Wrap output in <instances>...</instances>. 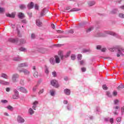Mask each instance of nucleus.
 I'll return each mask as SVG.
<instances>
[{"label":"nucleus","instance_id":"f257e3e1","mask_svg":"<svg viewBox=\"0 0 124 124\" xmlns=\"http://www.w3.org/2000/svg\"><path fill=\"white\" fill-rule=\"evenodd\" d=\"M106 34H109L110 35H112L117 38L119 37V35L118 34L115 33V32H113V31H109V30H108V31H105L104 34H103V33H101L100 31H95V35L96 37H101V36L104 37L106 36Z\"/></svg>","mask_w":124,"mask_h":124},{"label":"nucleus","instance_id":"f03ea898","mask_svg":"<svg viewBox=\"0 0 124 124\" xmlns=\"http://www.w3.org/2000/svg\"><path fill=\"white\" fill-rule=\"evenodd\" d=\"M110 51H118V53L117 56L119 57L120 55H124V48L121 46H113V47H110L109 48Z\"/></svg>","mask_w":124,"mask_h":124},{"label":"nucleus","instance_id":"7ed1b4c3","mask_svg":"<svg viewBox=\"0 0 124 124\" xmlns=\"http://www.w3.org/2000/svg\"><path fill=\"white\" fill-rule=\"evenodd\" d=\"M9 41L12 42V43H18L19 45H24V44H26V40L24 39H21L19 40L18 38H10L9 39Z\"/></svg>","mask_w":124,"mask_h":124},{"label":"nucleus","instance_id":"20e7f679","mask_svg":"<svg viewBox=\"0 0 124 124\" xmlns=\"http://www.w3.org/2000/svg\"><path fill=\"white\" fill-rule=\"evenodd\" d=\"M51 85L56 88H58L60 86L58 81L56 79H53L51 81Z\"/></svg>","mask_w":124,"mask_h":124},{"label":"nucleus","instance_id":"39448f33","mask_svg":"<svg viewBox=\"0 0 124 124\" xmlns=\"http://www.w3.org/2000/svg\"><path fill=\"white\" fill-rule=\"evenodd\" d=\"M14 94L13 96V98L14 99H18L19 95V92L17 91L16 89H15L14 90Z\"/></svg>","mask_w":124,"mask_h":124},{"label":"nucleus","instance_id":"423d86ee","mask_svg":"<svg viewBox=\"0 0 124 124\" xmlns=\"http://www.w3.org/2000/svg\"><path fill=\"white\" fill-rule=\"evenodd\" d=\"M19 77V76L18 75V74H14L13 75L12 79L13 82H17L18 81L17 78H18Z\"/></svg>","mask_w":124,"mask_h":124},{"label":"nucleus","instance_id":"0eeeda50","mask_svg":"<svg viewBox=\"0 0 124 124\" xmlns=\"http://www.w3.org/2000/svg\"><path fill=\"white\" fill-rule=\"evenodd\" d=\"M17 89L22 93H28V90L25 87H17Z\"/></svg>","mask_w":124,"mask_h":124},{"label":"nucleus","instance_id":"6e6552de","mask_svg":"<svg viewBox=\"0 0 124 124\" xmlns=\"http://www.w3.org/2000/svg\"><path fill=\"white\" fill-rule=\"evenodd\" d=\"M47 12H48V10L47 8H44L43 9V10H42L40 17H43V16H45Z\"/></svg>","mask_w":124,"mask_h":124},{"label":"nucleus","instance_id":"1a4fd4ad","mask_svg":"<svg viewBox=\"0 0 124 124\" xmlns=\"http://www.w3.org/2000/svg\"><path fill=\"white\" fill-rule=\"evenodd\" d=\"M20 73H24V75H29L30 72H29L28 70H26L25 69H21L19 70Z\"/></svg>","mask_w":124,"mask_h":124},{"label":"nucleus","instance_id":"9d476101","mask_svg":"<svg viewBox=\"0 0 124 124\" xmlns=\"http://www.w3.org/2000/svg\"><path fill=\"white\" fill-rule=\"evenodd\" d=\"M39 102L38 101H35L33 102V105L32 106V108L34 109V110H36V108Z\"/></svg>","mask_w":124,"mask_h":124},{"label":"nucleus","instance_id":"9b49d317","mask_svg":"<svg viewBox=\"0 0 124 124\" xmlns=\"http://www.w3.org/2000/svg\"><path fill=\"white\" fill-rule=\"evenodd\" d=\"M55 63H56L57 64H59V63H60L61 62V59L59 57V56H58V55H55Z\"/></svg>","mask_w":124,"mask_h":124},{"label":"nucleus","instance_id":"f8f14e48","mask_svg":"<svg viewBox=\"0 0 124 124\" xmlns=\"http://www.w3.org/2000/svg\"><path fill=\"white\" fill-rule=\"evenodd\" d=\"M17 121L18 123H24L25 119L21 117V116H18L17 117Z\"/></svg>","mask_w":124,"mask_h":124},{"label":"nucleus","instance_id":"ddd939ff","mask_svg":"<svg viewBox=\"0 0 124 124\" xmlns=\"http://www.w3.org/2000/svg\"><path fill=\"white\" fill-rule=\"evenodd\" d=\"M38 51L41 52L42 53H45L46 50V48H44L43 47H40L37 49Z\"/></svg>","mask_w":124,"mask_h":124},{"label":"nucleus","instance_id":"4468645a","mask_svg":"<svg viewBox=\"0 0 124 124\" xmlns=\"http://www.w3.org/2000/svg\"><path fill=\"white\" fill-rule=\"evenodd\" d=\"M18 17L19 19H24V18H25V14L22 12H19L18 14Z\"/></svg>","mask_w":124,"mask_h":124},{"label":"nucleus","instance_id":"2eb2a0df","mask_svg":"<svg viewBox=\"0 0 124 124\" xmlns=\"http://www.w3.org/2000/svg\"><path fill=\"white\" fill-rule=\"evenodd\" d=\"M113 108L115 109V111H114V112H113L114 115H118L119 113H118V112H117V110L118 109L120 110V106H114L113 107Z\"/></svg>","mask_w":124,"mask_h":124},{"label":"nucleus","instance_id":"dca6fc26","mask_svg":"<svg viewBox=\"0 0 124 124\" xmlns=\"http://www.w3.org/2000/svg\"><path fill=\"white\" fill-rule=\"evenodd\" d=\"M58 55L60 56V58H61V59L62 60H63L64 58V56L63 54V51H62V50H60L58 52Z\"/></svg>","mask_w":124,"mask_h":124},{"label":"nucleus","instance_id":"f3484780","mask_svg":"<svg viewBox=\"0 0 124 124\" xmlns=\"http://www.w3.org/2000/svg\"><path fill=\"white\" fill-rule=\"evenodd\" d=\"M71 93V90H70V89H66L64 90V93L66 94V95H70Z\"/></svg>","mask_w":124,"mask_h":124},{"label":"nucleus","instance_id":"a211bd4d","mask_svg":"<svg viewBox=\"0 0 124 124\" xmlns=\"http://www.w3.org/2000/svg\"><path fill=\"white\" fill-rule=\"evenodd\" d=\"M34 4L33 2H31L30 3H29L27 5L28 9H32L33 8Z\"/></svg>","mask_w":124,"mask_h":124},{"label":"nucleus","instance_id":"6ab92c4d","mask_svg":"<svg viewBox=\"0 0 124 124\" xmlns=\"http://www.w3.org/2000/svg\"><path fill=\"white\" fill-rule=\"evenodd\" d=\"M29 66V64L28 63H20L18 64V67H28Z\"/></svg>","mask_w":124,"mask_h":124},{"label":"nucleus","instance_id":"aec40b11","mask_svg":"<svg viewBox=\"0 0 124 124\" xmlns=\"http://www.w3.org/2000/svg\"><path fill=\"white\" fill-rule=\"evenodd\" d=\"M7 17H9L10 18H15L16 16V13H12V14H6Z\"/></svg>","mask_w":124,"mask_h":124},{"label":"nucleus","instance_id":"412c9836","mask_svg":"<svg viewBox=\"0 0 124 124\" xmlns=\"http://www.w3.org/2000/svg\"><path fill=\"white\" fill-rule=\"evenodd\" d=\"M36 25L37 27H42V23L41 22L40 20H36Z\"/></svg>","mask_w":124,"mask_h":124},{"label":"nucleus","instance_id":"4be33fe9","mask_svg":"<svg viewBox=\"0 0 124 124\" xmlns=\"http://www.w3.org/2000/svg\"><path fill=\"white\" fill-rule=\"evenodd\" d=\"M0 84H3V85H9L10 83L8 81H5L4 80H0Z\"/></svg>","mask_w":124,"mask_h":124},{"label":"nucleus","instance_id":"5701e85b","mask_svg":"<svg viewBox=\"0 0 124 124\" xmlns=\"http://www.w3.org/2000/svg\"><path fill=\"white\" fill-rule=\"evenodd\" d=\"M14 60L15 61H20L21 60H22V58L19 56H16L14 58Z\"/></svg>","mask_w":124,"mask_h":124},{"label":"nucleus","instance_id":"b1692460","mask_svg":"<svg viewBox=\"0 0 124 124\" xmlns=\"http://www.w3.org/2000/svg\"><path fill=\"white\" fill-rule=\"evenodd\" d=\"M95 1L94 0H91V1L88 2V4L90 6H93L95 4Z\"/></svg>","mask_w":124,"mask_h":124},{"label":"nucleus","instance_id":"393cba45","mask_svg":"<svg viewBox=\"0 0 124 124\" xmlns=\"http://www.w3.org/2000/svg\"><path fill=\"white\" fill-rule=\"evenodd\" d=\"M50 62L51 63V64H52V65H55V59L53 57H51L50 59Z\"/></svg>","mask_w":124,"mask_h":124},{"label":"nucleus","instance_id":"a878e982","mask_svg":"<svg viewBox=\"0 0 124 124\" xmlns=\"http://www.w3.org/2000/svg\"><path fill=\"white\" fill-rule=\"evenodd\" d=\"M93 26H91V27H89V28H88V29H86V32L89 33L91 32L92 31H93Z\"/></svg>","mask_w":124,"mask_h":124},{"label":"nucleus","instance_id":"bb28decb","mask_svg":"<svg viewBox=\"0 0 124 124\" xmlns=\"http://www.w3.org/2000/svg\"><path fill=\"white\" fill-rule=\"evenodd\" d=\"M29 113L30 114V115H32L33 114H34V110L32 108H30L29 109Z\"/></svg>","mask_w":124,"mask_h":124},{"label":"nucleus","instance_id":"cd10ccee","mask_svg":"<svg viewBox=\"0 0 124 124\" xmlns=\"http://www.w3.org/2000/svg\"><path fill=\"white\" fill-rule=\"evenodd\" d=\"M118 17L121 19H124V13H119Z\"/></svg>","mask_w":124,"mask_h":124},{"label":"nucleus","instance_id":"c85d7f7f","mask_svg":"<svg viewBox=\"0 0 124 124\" xmlns=\"http://www.w3.org/2000/svg\"><path fill=\"white\" fill-rule=\"evenodd\" d=\"M19 7L20 9H25V8H27V6L25 5V4H20Z\"/></svg>","mask_w":124,"mask_h":124},{"label":"nucleus","instance_id":"c756f323","mask_svg":"<svg viewBox=\"0 0 124 124\" xmlns=\"http://www.w3.org/2000/svg\"><path fill=\"white\" fill-rule=\"evenodd\" d=\"M1 77V78H6L7 79L8 78V76L5 74H2Z\"/></svg>","mask_w":124,"mask_h":124},{"label":"nucleus","instance_id":"7c9ffc66","mask_svg":"<svg viewBox=\"0 0 124 124\" xmlns=\"http://www.w3.org/2000/svg\"><path fill=\"white\" fill-rule=\"evenodd\" d=\"M19 50L21 51H27V48L25 47H23V46H21L19 48Z\"/></svg>","mask_w":124,"mask_h":124},{"label":"nucleus","instance_id":"2f4dec72","mask_svg":"<svg viewBox=\"0 0 124 124\" xmlns=\"http://www.w3.org/2000/svg\"><path fill=\"white\" fill-rule=\"evenodd\" d=\"M50 93L51 95H52V96H53V95H55V91L54 90H50Z\"/></svg>","mask_w":124,"mask_h":124},{"label":"nucleus","instance_id":"473e14b6","mask_svg":"<svg viewBox=\"0 0 124 124\" xmlns=\"http://www.w3.org/2000/svg\"><path fill=\"white\" fill-rule=\"evenodd\" d=\"M106 94H107V95H108V96L109 97H112V94H111V93H110V92L109 91H107L106 93Z\"/></svg>","mask_w":124,"mask_h":124},{"label":"nucleus","instance_id":"72a5a7b5","mask_svg":"<svg viewBox=\"0 0 124 124\" xmlns=\"http://www.w3.org/2000/svg\"><path fill=\"white\" fill-rule=\"evenodd\" d=\"M118 12V9H113L111 12V14H116Z\"/></svg>","mask_w":124,"mask_h":124},{"label":"nucleus","instance_id":"f704fd0d","mask_svg":"<svg viewBox=\"0 0 124 124\" xmlns=\"http://www.w3.org/2000/svg\"><path fill=\"white\" fill-rule=\"evenodd\" d=\"M33 76L34 78H38V73L36 71H35L33 73Z\"/></svg>","mask_w":124,"mask_h":124},{"label":"nucleus","instance_id":"c9c22d12","mask_svg":"<svg viewBox=\"0 0 124 124\" xmlns=\"http://www.w3.org/2000/svg\"><path fill=\"white\" fill-rule=\"evenodd\" d=\"M81 10L79 8H73L72 9H71L70 11H79Z\"/></svg>","mask_w":124,"mask_h":124},{"label":"nucleus","instance_id":"e433bc0d","mask_svg":"<svg viewBox=\"0 0 124 124\" xmlns=\"http://www.w3.org/2000/svg\"><path fill=\"white\" fill-rule=\"evenodd\" d=\"M82 54H78L77 58L78 60L82 59Z\"/></svg>","mask_w":124,"mask_h":124},{"label":"nucleus","instance_id":"4c0bfd02","mask_svg":"<svg viewBox=\"0 0 124 124\" xmlns=\"http://www.w3.org/2000/svg\"><path fill=\"white\" fill-rule=\"evenodd\" d=\"M7 108L9 109V110H12L14 109L13 106H11V105H8V106H7Z\"/></svg>","mask_w":124,"mask_h":124},{"label":"nucleus","instance_id":"58836bf2","mask_svg":"<svg viewBox=\"0 0 124 124\" xmlns=\"http://www.w3.org/2000/svg\"><path fill=\"white\" fill-rule=\"evenodd\" d=\"M123 88H124V85H123L122 83L120 84L118 87V89H123Z\"/></svg>","mask_w":124,"mask_h":124},{"label":"nucleus","instance_id":"ea45409f","mask_svg":"<svg viewBox=\"0 0 124 124\" xmlns=\"http://www.w3.org/2000/svg\"><path fill=\"white\" fill-rule=\"evenodd\" d=\"M102 88L104 90H108V87L106 84H104L102 86Z\"/></svg>","mask_w":124,"mask_h":124},{"label":"nucleus","instance_id":"a19ab883","mask_svg":"<svg viewBox=\"0 0 124 124\" xmlns=\"http://www.w3.org/2000/svg\"><path fill=\"white\" fill-rule=\"evenodd\" d=\"M71 58L72 60H75L76 58V56L75 54H72L71 56Z\"/></svg>","mask_w":124,"mask_h":124},{"label":"nucleus","instance_id":"79ce46f5","mask_svg":"<svg viewBox=\"0 0 124 124\" xmlns=\"http://www.w3.org/2000/svg\"><path fill=\"white\" fill-rule=\"evenodd\" d=\"M71 53V51H68L65 55H64V57L67 58L70 56Z\"/></svg>","mask_w":124,"mask_h":124},{"label":"nucleus","instance_id":"37998d69","mask_svg":"<svg viewBox=\"0 0 124 124\" xmlns=\"http://www.w3.org/2000/svg\"><path fill=\"white\" fill-rule=\"evenodd\" d=\"M121 120H122L121 117H118L116 118V121L118 122V123H119L120 122H121Z\"/></svg>","mask_w":124,"mask_h":124},{"label":"nucleus","instance_id":"c03bdc74","mask_svg":"<svg viewBox=\"0 0 124 124\" xmlns=\"http://www.w3.org/2000/svg\"><path fill=\"white\" fill-rule=\"evenodd\" d=\"M52 76H53V77L54 78H56V77H57V73L55 71L52 72Z\"/></svg>","mask_w":124,"mask_h":124},{"label":"nucleus","instance_id":"a18cd8bd","mask_svg":"<svg viewBox=\"0 0 124 124\" xmlns=\"http://www.w3.org/2000/svg\"><path fill=\"white\" fill-rule=\"evenodd\" d=\"M38 87V85H35V86H34V87H33V89L32 91L33 92H35V91H36V89Z\"/></svg>","mask_w":124,"mask_h":124},{"label":"nucleus","instance_id":"49530a36","mask_svg":"<svg viewBox=\"0 0 124 124\" xmlns=\"http://www.w3.org/2000/svg\"><path fill=\"white\" fill-rule=\"evenodd\" d=\"M124 106L121 108V115H124Z\"/></svg>","mask_w":124,"mask_h":124},{"label":"nucleus","instance_id":"de8ad7c7","mask_svg":"<svg viewBox=\"0 0 124 124\" xmlns=\"http://www.w3.org/2000/svg\"><path fill=\"white\" fill-rule=\"evenodd\" d=\"M20 84H21V85H22V86L24 85L25 82L24 80H23V79H21L20 81Z\"/></svg>","mask_w":124,"mask_h":124},{"label":"nucleus","instance_id":"09e8293b","mask_svg":"<svg viewBox=\"0 0 124 124\" xmlns=\"http://www.w3.org/2000/svg\"><path fill=\"white\" fill-rule=\"evenodd\" d=\"M46 74H49V70L47 67H46L45 71Z\"/></svg>","mask_w":124,"mask_h":124},{"label":"nucleus","instance_id":"8fccbe9b","mask_svg":"<svg viewBox=\"0 0 124 124\" xmlns=\"http://www.w3.org/2000/svg\"><path fill=\"white\" fill-rule=\"evenodd\" d=\"M63 79H64V80H65V81H68L69 79L68 77H64Z\"/></svg>","mask_w":124,"mask_h":124},{"label":"nucleus","instance_id":"3c124183","mask_svg":"<svg viewBox=\"0 0 124 124\" xmlns=\"http://www.w3.org/2000/svg\"><path fill=\"white\" fill-rule=\"evenodd\" d=\"M90 51V49H87L86 48H84V49H83V52H88Z\"/></svg>","mask_w":124,"mask_h":124},{"label":"nucleus","instance_id":"603ef678","mask_svg":"<svg viewBox=\"0 0 124 124\" xmlns=\"http://www.w3.org/2000/svg\"><path fill=\"white\" fill-rule=\"evenodd\" d=\"M4 11V8L0 7V13H3Z\"/></svg>","mask_w":124,"mask_h":124},{"label":"nucleus","instance_id":"864d4df0","mask_svg":"<svg viewBox=\"0 0 124 124\" xmlns=\"http://www.w3.org/2000/svg\"><path fill=\"white\" fill-rule=\"evenodd\" d=\"M1 102H2V103H8V101H7V100H1Z\"/></svg>","mask_w":124,"mask_h":124},{"label":"nucleus","instance_id":"5fc2aeb1","mask_svg":"<svg viewBox=\"0 0 124 124\" xmlns=\"http://www.w3.org/2000/svg\"><path fill=\"white\" fill-rule=\"evenodd\" d=\"M34 8H35V9H36L37 10H38L39 9V6H38V4H35Z\"/></svg>","mask_w":124,"mask_h":124},{"label":"nucleus","instance_id":"6e6d98bb","mask_svg":"<svg viewBox=\"0 0 124 124\" xmlns=\"http://www.w3.org/2000/svg\"><path fill=\"white\" fill-rule=\"evenodd\" d=\"M28 15L29 16L30 18H31L32 17V13L31 12H28Z\"/></svg>","mask_w":124,"mask_h":124},{"label":"nucleus","instance_id":"4d7b16f0","mask_svg":"<svg viewBox=\"0 0 124 124\" xmlns=\"http://www.w3.org/2000/svg\"><path fill=\"white\" fill-rule=\"evenodd\" d=\"M109 122L113 124V122H114V119L113 118H110V119H109Z\"/></svg>","mask_w":124,"mask_h":124},{"label":"nucleus","instance_id":"13d9d810","mask_svg":"<svg viewBox=\"0 0 124 124\" xmlns=\"http://www.w3.org/2000/svg\"><path fill=\"white\" fill-rule=\"evenodd\" d=\"M101 47H102L101 46L99 45L96 46L97 49H101Z\"/></svg>","mask_w":124,"mask_h":124},{"label":"nucleus","instance_id":"bf43d9fd","mask_svg":"<svg viewBox=\"0 0 124 124\" xmlns=\"http://www.w3.org/2000/svg\"><path fill=\"white\" fill-rule=\"evenodd\" d=\"M96 111L98 113H99V112H100L101 110L100 107H97Z\"/></svg>","mask_w":124,"mask_h":124},{"label":"nucleus","instance_id":"052dcab7","mask_svg":"<svg viewBox=\"0 0 124 124\" xmlns=\"http://www.w3.org/2000/svg\"><path fill=\"white\" fill-rule=\"evenodd\" d=\"M31 37L32 39H34L35 38V35L33 33L31 34Z\"/></svg>","mask_w":124,"mask_h":124},{"label":"nucleus","instance_id":"680f3d73","mask_svg":"<svg viewBox=\"0 0 124 124\" xmlns=\"http://www.w3.org/2000/svg\"><path fill=\"white\" fill-rule=\"evenodd\" d=\"M44 89H42V90H40V92H39L38 94H41V93H44Z\"/></svg>","mask_w":124,"mask_h":124},{"label":"nucleus","instance_id":"e2e57ef3","mask_svg":"<svg viewBox=\"0 0 124 124\" xmlns=\"http://www.w3.org/2000/svg\"><path fill=\"white\" fill-rule=\"evenodd\" d=\"M68 32L69 33H74V30L73 29H70V30H68Z\"/></svg>","mask_w":124,"mask_h":124},{"label":"nucleus","instance_id":"0e129e2a","mask_svg":"<svg viewBox=\"0 0 124 124\" xmlns=\"http://www.w3.org/2000/svg\"><path fill=\"white\" fill-rule=\"evenodd\" d=\"M105 121L106 122H108L109 121H110V118H105Z\"/></svg>","mask_w":124,"mask_h":124},{"label":"nucleus","instance_id":"69168bd1","mask_svg":"<svg viewBox=\"0 0 124 124\" xmlns=\"http://www.w3.org/2000/svg\"><path fill=\"white\" fill-rule=\"evenodd\" d=\"M81 71H82V72H86V68H84V67L81 68Z\"/></svg>","mask_w":124,"mask_h":124},{"label":"nucleus","instance_id":"338daca9","mask_svg":"<svg viewBox=\"0 0 124 124\" xmlns=\"http://www.w3.org/2000/svg\"><path fill=\"white\" fill-rule=\"evenodd\" d=\"M119 8H121V9L122 10H124V5H122L121 6H120Z\"/></svg>","mask_w":124,"mask_h":124},{"label":"nucleus","instance_id":"774afa93","mask_svg":"<svg viewBox=\"0 0 124 124\" xmlns=\"http://www.w3.org/2000/svg\"><path fill=\"white\" fill-rule=\"evenodd\" d=\"M117 92H116V91H114L113 95H117Z\"/></svg>","mask_w":124,"mask_h":124}]
</instances>
